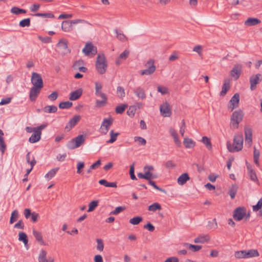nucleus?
I'll list each match as a JSON object with an SVG mask.
<instances>
[{"instance_id":"nucleus-35","label":"nucleus","mask_w":262,"mask_h":262,"mask_svg":"<svg viewBox=\"0 0 262 262\" xmlns=\"http://www.w3.org/2000/svg\"><path fill=\"white\" fill-rule=\"evenodd\" d=\"M33 234L38 242H40L41 244L44 245L41 233L40 232L33 230Z\"/></svg>"},{"instance_id":"nucleus-37","label":"nucleus","mask_w":262,"mask_h":262,"mask_svg":"<svg viewBox=\"0 0 262 262\" xmlns=\"http://www.w3.org/2000/svg\"><path fill=\"white\" fill-rule=\"evenodd\" d=\"M58 169L59 168L52 169L45 175V178L48 180H51L53 177L55 176Z\"/></svg>"},{"instance_id":"nucleus-55","label":"nucleus","mask_w":262,"mask_h":262,"mask_svg":"<svg viewBox=\"0 0 262 262\" xmlns=\"http://www.w3.org/2000/svg\"><path fill=\"white\" fill-rule=\"evenodd\" d=\"M127 107L126 104H123L117 106L116 107V112L117 114H121L125 111V108Z\"/></svg>"},{"instance_id":"nucleus-30","label":"nucleus","mask_w":262,"mask_h":262,"mask_svg":"<svg viewBox=\"0 0 262 262\" xmlns=\"http://www.w3.org/2000/svg\"><path fill=\"white\" fill-rule=\"evenodd\" d=\"M230 83L227 80H226L222 86V91L220 92V96H225L228 91L230 89Z\"/></svg>"},{"instance_id":"nucleus-48","label":"nucleus","mask_w":262,"mask_h":262,"mask_svg":"<svg viewBox=\"0 0 262 262\" xmlns=\"http://www.w3.org/2000/svg\"><path fill=\"white\" fill-rule=\"evenodd\" d=\"M102 99V100H96V106L98 107H101L104 106L107 102V97L106 95H104V97H101Z\"/></svg>"},{"instance_id":"nucleus-8","label":"nucleus","mask_w":262,"mask_h":262,"mask_svg":"<svg viewBox=\"0 0 262 262\" xmlns=\"http://www.w3.org/2000/svg\"><path fill=\"white\" fill-rule=\"evenodd\" d=\"M68 40L65 38H61L59 40L57 44V47L60 50L62 54H66L70 52V50L68 48Z\"/></svg>"},{"instance_id":"nucleus-62","label":"nucleus","mask_w":262,"mask_h":262,"mask_svg":"<svg viewBox=\"0 0 262 262\" xmlns=\"http://www.w3.org/2000/svg\"><path fill=\"white\" fill-rule=\"evenodd\" d=\"M134 170H135V169H134V164H133L130 166L129 174H130V178H131L132 180H136L137 179L135 175Z\"/></svg>"},{"instance_id":"nucleus-25","label":"nucleus","mask_w":262,"mask_h":262,"mask_svg":"<svg viewBox=\"0 0 262 262\" xmlns=\"http://www.w3.org/2000/svg\"><path fill=\"white\" fill-rule=\"evenodd\" d=\"M259 255V252L257 250L251 249L248 251L245 250L246 258L258 257Z\"/></svg>"},{"instance_id":"nucleus-27","label":"nucleus","mask_w":262,"mask_h":262,"mask_svg":"<svg viewBox=\"0 0 262 262\" xmlns=\"http://www.w3.org/2000/svg\"><path fill=\"white\" fill-rule=\"evenodd\" d=\"M4 133L0 129V151L3 154L6 149V145L4 141Z\"/></svg>"},{"instance_id":"nucleus-45","label":"nucleus","mask_w":262,"mask_h":262,"mask_svg":"<svg viewBox=\"0 0 262 262\" xmlns=\"http://www.w3.org/2000/svg\"><path fill=\"white\" fill-rule=\"evenodd\" d=\"M143 219L141 216H136L129 220V223L134 225H138L142 221Z\"/></svg>"},{"instance_id":"nucleus-50","label":"nucleus","mask_w":262,"mask_h":262,"mask_svg":"<svg viewBox=\"0 0 262 262\" xmlns=\"http://www.w3.org/2000/svg\"><path fill=\"white\" fill-rule=\"evenodd\" d=\"M96 242L97 243V250L100 252L102 251L104 249V244L102 239L100 238H97L96 239Z\"/></svg>"},{"instance_id":"nucleus-26","label":"nucleus","mask_w":262,"mask_h":262,"mask_svg":"<svg viewBox=\"0 0 262 262\" xmlns=\"http://www.w3.org/2000/svg\"><path fill=\"white\" fill-rule=\"evenodd\" d=\"M169 133L171 136L173 137L175 143L179 146L181 145V141L179 140L178 135L176 130L173 128H170L169 129Z\"/></svg>"},{"instance_id":"nucleus-52","label":"nucleus","mask_w":262,"mask_h":262,"mask_svg":"<svg viewBox=\"0 0 262 262\" xmlns=\"http://www.w3.org/2000/svg\"><path fill=\"white\" fill-rule=\"evenodd\" d=\"M234 256L236 258H246L245 257V250L236 251L234 253Z\"/></svg>"},{"instance_id":"nucleus-21","label":"nucleus","mask_w":262,"mask_h":262,"mask_svg":"<svg viewBox=\"0 0 262 262\" xmlns=\"http://www.w3.org/2000/svg\"><path fill=\"white\" fill-rule=\"evenodd\" d=\"M61 29L64 32H69L72 31L73 30V27L71 20H65L62 21L61 24Z\"/></svg>"},{"instance_id":"nucleus-51","label":"nucleus","mask_w":262,"mask_h":262,"mask_svg":"<svg viewBox=\"0 0 262 262\" xmlns=\"http://www.w3.org/2000/svg\"><path fill=\"white\" fill-rule=\"evenodd\" d=\"M30 152L29 151L28 152L27 156H26V160H27V162L29 164H30L31 166H32V168H33L34 166L36 163V161L35 160V158L34 157H33V159L31 160H30Z\"/></svg>"},{"instance_id":"nucleus-42","label":"nucleus","mask_w":262,"mask_h":262,"mask_svg":"<svg viewBox=\"0 0 262 262\" xmlns=\"http://www.w3.org/2000/svg\"><path fill=\"white\" fill-rule=\"evenodd\" d=\"M110 134L111 136V139L107 141L106 142L107 143H113L116 141L117 136L119 135V133H115L114 130H112L110 132Z\"/></svg>"},{"instance_id":"nucleus-60","label":"nucleus","mask_w":262,"mask_h":262,"mask_svg":"<svg viewBox=\"0 0 262 262\" xmlns=\"http://www.w3.org/2000/svg\"><path fill=\"white\" fill-rule=\"evenodd\" d=\"M148 183L149 185H151L152 186L154 187V188H155L156 189L160 191H161V192H163L164 193H166V191L164 190V189H163L161 188H160L159 187H158L155 183V182L153 181H151V180H149L148 181Z\"/></svg>"},{"instance_id":"nucleus-11","label":"nucleus","mask_w":262,"mask_h":262,"mask_svg":"<svg viewBox=\"0 0 262 262\" xmlns=\"http://www.w3.org/2000/svg\"><path fill=\"white\" fill-rule=\"evenodd\" d=\"M245 143L250 147L252 143V130L250 127L246 126L244 128Z\"/></svg>"},{"instance_id":"nucleus-53","label":"nucleus","mask_w":262,"mask_h":262,"mask_svg":"<svg viewBox=\"0 0 262 262\" xmlns=\"http://www.w3.org/2000/svg\"><path fill=\"white\" fill-rule=\"evenodd\" d=\"M200 241H201V243H204L208 242L210 238L208 234H202L199 236Z\"/></svg>"},{"instance_id":"nucleus-4","label":"nucleus","mask_w":262,"mask_h":262,"mask_svg":"<svg viewBox=\"0 0 262 262\" xmlns=\"http://www.w3.org/2000/svg\"><path fill=\"white\" fill-rule=\"evenodd\" d=\"M146 69L140 71L141 75H150L152 74L156 70V67L155 65V60L150 59L145 64Z\"/></svg>"},{"instance_id":"nucleus-16","label":"nucleus","mask_w":262,"mask_h":262,"mask_svg":"<svg viewBox=\"0 0 262 262\" xmlns=\"http://www.w3.org/2000/svg\"><path fill=\"white\" fill-rule=\"evenodd\" d=\"M47 252L46 251L42 249L40 251L38 256V262H54V259L53 258L50 257L48 258V259H46Z\"/></svg>"},{"instance_id":"nucleus-17","label":"nucleus","mask_w":262,"mask_h":262,"mask_svg":"<svg viewBox=\"0 0 262 262\" xmlns=\"http://www.w3.org/2000/svg\"><path fill=\"white\" fill-rule=\"evenodd\" d=\"M42 88H38L36 87H32L30 91L29 98L31 101L36 100L38 95L40 92Z\"/></svg>"},{"instance_id":"nucleus-2","label":"nucleus","mask_w":262,"mask_h":262,"mask_svg":"<svg viewBox=\"0 0 262 262\" xmlns=\"http://www.w3.org/2000/svg\"><path fill=\"white\" fill-rule=\"evenodd\" d=\"M97 72L103 75L105 73L107 68V62L104 54H98L95 63Z\"/></svg>"},{"instance_id":"nucleus-10","label":"nucleus","mask_w":262,"mask_h":262,"mask_svg":"<svg viewBox=\"0 0 262 262\" xmlns=\"http://www.w3.org/2000/svg\"><path fill=\"white\" fill-rule=\"evenodd\" d=\"M261 75L257 74L252 75L250 77V90L254 91L256 89V85L261 80Z\"/></svg>"},{"instance_id":"nucleus-6","label":"nucleus","mask_w":262,"mask_h":262,"mask_svg":"<svg viewBox=\"0 0 262 262\" xmlns=\"http://www.w3.org/2000/svg\"><path fill=\"white\" fill-rule=\"evenodd\" d=\"M31 83L33 87L42 88L43 86V80L40 74L33 72L31 77Z\"/></svg>"},{"instance_id":"nucleus-59","label":"nucleus","mask_w":262,"mask_h":262,"mask_svg":"<svg viewBox=\"0 0 262 262\" xmlns=\"http://www.w3.org/2000/svg\"><path fill=\"white\" fill-rule=\"evenodd\" d=\"M157 91L158 92L161 93L162 95H165L168 93V89L166 87L160 85L157 87Z\"/></svg>"},{"instance_id":"nucleus-44","label":"nucleus","mask_w":262,"mask_h":262,"mask_svg":"<svg viewBox=\"0 0 262 262\" xmlns=\"http://www.w3.org/2000/svg\"><path fill=\"white\" fill-rule=\"evenodd\" d=\"M117 94L118 97L122 99L125 97V93L123 87L119 86L117 88Z\"/></svg>"},{"instance_id":"nucleus-1","label":"nucleus","mask_w":262,"mask_h":262,"mask_svg":"<svg viewBox=\"0 0 262 262\" xmlns=\"http://www.w3.org/2000/svg\"><path fill=\"white\" fill-rule=\"evenodd\" d=\"M227 148L229 151L232 152H237L241 150L243 147V136L242 133L236 134L233 139V144L228 142L227 143Z\"/></svg>"},{"instance_id":"nucleus-13","label":"nucleus","mask_w":262,"mask_h":262,"mask_svg":"<svg viewBox=\"0 0 262 262\" xmlns=\"http://www.w3.org/2000/svg\"><path fill=\"white\" fill-rule=\"evenodd\" d=\"M160 110L162 115L164 117H170L171 115L170 105L167 102L164 103L160 106Z\"/></svg>"},{"instance_id":"nucleus-5","label":"nucleus","mask_w":262,"mask_h":262,"mask_svg":"<svg viewBox=\"0 0 262 262\" xmlns=\"http://www.w3.org/2000/svg\"><path fill=\"white\" fill-rule=\"evenodd\" d=\"M85 139L83 135H78L75 138L69 142L68 144L69 148L74 149L79 147L84 142Z\"/></svg>"},{"instance_id":"nucleus-56","label":"nucleus","mask_w":262,"mask_h":262,"mask_svg":"<svg viewBox=\"0 0 262 262\" xmlns=\"http://www.w3.org/2000/svg\"><path fill=\"white\" fill-rule=\"evenodd\" d=\"M125 209V207L119 206L116 208V209L111 212V214L113 215H117Z\"/></svg>"},{"instance_id":"nucleus-24","label":"nucleus","mask_w":262,"mask_h":262,"mask_svg":"<svg viewBox=\"0 0 262 262\" xmlns=\"http://www.w3.org/2000/svg\"><path fill=\"white\" fill-rule=\"evenodd\" d=\"M134 92L138 98H141V99H144L146 97L144 89L140 87L136 88L134 90Z\"/></svg>"},{"instance_id":"nucleus-3","label":"nucleus","mask_w":262,"mask_h":262,"mask_svg":"<svg viewBox=\"0 0 262 262\" xmlns=\"http://www.w3.org/2000/svg\"><path fill=\"white\" fill-rule=\"evenodd\" d=\"M244 114L242 111H236L233 113L230 119V126L233 129L238 127L239 123L242 121Z\"/></svg>"},{"instance_id":"nucleus-14","label":"nucleus","mask_w":262,"mask_h":262,"mask_svg":"<svg viewBox=\"0 0 262 262\" xmlns=\"http://www.w3.org/2000/svg\"><path fill=\"white\" fill-rule=\"evenodd\" d=\"M82 52L85 55H89L90 54L95 55L97 53V49L92 43H87L82 50Z\"/></svg>"},{"instance_id":"nucleus-9","label":"nucleus","mask_w":262,"mask_h":262,"mask_svg":"<svg viewBox=\"0 0 262 262\" xmlns=\"http://www.w3.org/2000/svg\"><path fill=\"white\" fill-rule=\"evenodd\" d=\"M113 123V120L111 118L106 119L105 118L101 125L100 132L103 135H106L108 132L110 126Z\"/></svg>"},{"instance_id":"nucleus-47","label":"nucleus","mask_w":262,"mask_h":262,"mask_svg":"<svg viewBox=\"0 0 262 262\" xmlns=\"http://www.w3.org/2000/svg\"><path fill=\"white\" fill-rule=\"evenodd\" d=\"M31 24L30 18H26L20 21L19 25L21 27H29Z\"/></svg>"},{"instance_id":"nucleus-61","label":"nucleus","mask_w":262,"mask_h":262,"mask_svg":"<svg viewBox=\"0 0 262 262\" xmlns=\"http://www.w3.org/2000/svg\"><path fill=\"white\" fill-rule=\"evenodd\" d=\"M84 167V163L83 162H79L77 165V173L81 174L82 172V169Z\"/></svg>"},{"instance_id":"nucleus-63","label":"nucleus","mask_w":262,"mask_h":262,"mask_svg":"<svg viewBox=\"0 0 262 262\" xmlns=\"http://www.w3.org/2000/svg\"><path fill=\"white\" fill-rule=\"evenodd\" d=\"M14 228H16V229H24V224L23 220H19L18 221V222L14 225Z\"/></svg>"},{"instance_id":"nucleus-7","label":"nucleus","mask_w":262,"mask_h":262,"mask_svg":"<svg viewBox=\"0 0 262 262\" xmlns=\"http://www.w3.org/2000/svg\"><path fill=\"white\" fill-rule=\"evenodd\" d=\"M246 215V209L244 207L236 208L233 213V217L236 221H240Z\"/></svg>"},{"instance_id":"nucleus-33","label":"nucleus","mask_w":262,"mask_h":262,"mask_svg":"<svg viewBox=\"0 0 262 262\" xmlns=\"http://www.w3.org/2000/svg\"><path fill=\"white\" fill-rule=\"evenodd\" d=\"M183 144L186 148H192L195 146V142L191 139L185 138Z\"/></svg>"},{"instance_id":"nucleus-41","label":"nucleus","mask_w":262,"mask_h":262,"mask_svg":"<svg viewBox=\"0 0 262 262\" xmlns=\"http://www.w3.org/2000/svg\"><path fill=\"white\" fill-rule=\"evenodd\" d=\"M72 102L70 101L61 102L59 104V107L61 109H68L72 106Z\"/></svg>"},{"instance_id":"nucleus-40","label":"nucleus","mask_w":262,"mask_h":262,"mask_svg":"<svg viewBox=\"0 0 262 262\" xmlns=\"http://www.w3.org/2000/svg\"><path fill=\"white\" fill-rule=\"evenodd\" d=\"M161 205L158 203H155L148 207V210L150 211L155 212L157 210H161Z\"/></svg>"},{"instance_id":"nucleus-22","label":"nucleus","mask_w":262,"mask_h":262,"mask_svg":"<svg viewBox=\"0 0 262 262\" xmlns=\"http://www.w3.org/2000/svg\"><path fill=\"white\" fill-rule=\"evenodd\" d=\"M41 133H39L37 130H35L33 134L29 138V141L31 143H34L40 140L41 138Z\"/></svg>"},{"instance_id":"nucleus-39","label":"nucleus","mask_w":262,"mask_h":262,"mask_svg":"<svg viewBox=\"0 0 262 262\" xmlns=\"http://www.w3.org/2000/svg\"><path fill=\"white\" fill-rule=\"evenodd\" d=\"M201 141L205 145L206 147L208 149H211L212 148V145L210 140L207 137H203Z\"/></svg>"},{"instance_id":"nucleus-46","label":"nucleus","mask_w":262,"mask_h":262,"mask_svg":"<svg viewBox=\"0 0 262 262\" xmlns=\"http://www.w3.org/2000/svg\"><path fill=\"white\" fill-rule=\"evenodd\" d=\"M134 141L137 142L139 145H145L146 143V141L145 139L139 136L134 137Z\"/></svg>"},{"instance_id":"nucleus-18","label":"nucleus","mask_w":262,"mask_h":262,"mask_svg":"<svg viewBox=\"0 0 262 262\" xmlns=\"http://www.w3.org/2000/svg\"><path fill=\"white\" fill-rule=\"evenodd\" d=\"M239 101V95L238 93H236L230 100V103L231 104L230 107L231 108V111H233L238 106Z\"/></svg>"},{"instance_id":"nucleus-54","label":"nucleus","mask_w":262,"mask_h":262,"mask_svg":"<svg viewBox=\"0 0 262 262\" xmlns=\"http://www.w3.org/2000/svg\"><path fill=\"white\" fill-rule=\"evenodd\" d=\"M262 207V198L259 199L257 203L252 207L253 211L254 212L258 211Z\"/></svg>"},{"instance_id":"nucleus-29","label":"nucleus","mask_w":262,"mask_h":262,"mask_svg":"<svg viewBox=\"0 0 262 262\" xmlns=\"http://www.w3.org/2000/svg\"><path fill=\"white\" fill-rule=\"evenodd\" d=\"M10 12L11 13L18 15L20 14H25L27 12V11L25 9H20L17 7H13L10 10Z\"/></svg>"},{"instance_id":"nucleus-32","label":"nucleus","mask_w":262,"mask_h":262,"mask_svg":"<svg viewBox=\"0 0 262 262\" xmlns=\"http://www.w3.org/2000/svg\"><path fill=\"white\" fill-rule=\"evenodd\" d=\"M185 247L192 252H196L201 250L202 248L200 245H194L188 243L185 244Z\"/></svg>"},{"instance_id":"nucleus-64","label":"nucleus","mask_w":262,"mask_h":262,"mask_svg":"<svg viewBox=\"0 0 262 262\" xmlns=\"http://www.w3.org/2000/svg\"><path fill=\"white\" fill-rule=\"evenodd\" d=\"M136 109L135 106L129 107L128 110L127 111V114L130 117H134L136 113Z\"/></svg>"},{"instance_id":"nucleus-49","label":"nucleus","mask_w":262,"mask_h":262,"mask_svg":"<svg viewBox=\"0 0 262 262\" xmlns=\"http://www.w3.org/2000/svg\"><path fill=\"white\" fill-rule=\"evenodd\" d=\"M115 32L117 35L116 37L119 40L122 42L127 40V37L124 34L122 33H119L117 29H115Z\"/></svg>"},{"instance_id":"nucleus-15","label":"nucleus","mask_w":262,"mask_h":262,"mask_svg":"<svg viewBox=\"0 0 262 262\" xmlns=\"http://www.w3.org/2000/svg\"><path fill=\"white\" fill-rule=\"evenodd\" d=\"M80 118L81 117L79 115L74 116L73 118L69 120V122L65 127V129L67 131H70L79 121Z\"/></svg>"},{"instance_id":"nucleus-12","label":"nucleus","mask_w":262,"mask_h":262,"mask_svg":"<svg viewBox=\"0 0 262 262\" xmlns=\"http://www.w3.org/2000/svg\"><path fill=\"white\" fill-rule=\"evenodd\" d=\"M242 71V67L240 64H236L230 72L231 77L237 80L240 76Z\"/></svg>"},{"instance_id":"nucleus-57","label":"nucleus","mask_w":262,"mask_h":262,"mask_svg":"<svg viewBox=\"0 0 262 262\" xmlns=\"http://www.w3.org/2000/svg\"><path fill=\"white\" fill-rule=\"evenodd\" d=\"M36 16H41L43 17H48V18H53L54 17V15L51 13H37L34 14Z\"/></svg>"},{"instance_id":"nucleus-58","label":"nucleus","mask_w":262,"mask_h":262,"mask_svg":"<svg viewBox=\"0 0 262 262\" xmlns=\"http://www.w3.org/2000/svg\"><path fill=\"white\" fill-rule=\"evenodd\" d=\"M249 176L250 177V179L252 181H253L254 182H257V183L258 182V180L257 179V176H256L255 172L253 170H251L249 172Z\"/></svg>"},{"instance_id":"nucleus-20","label":"nucleus","mask_w":262,"mask_h":262,"mask_svg":"<svg viewBox=\"0 0 262 262\" xmlns=\"http://www.w3.org/2000/svg\"><path fill=\"white\" fill-rule=\"evenodd\" d=\"M82 94V90L81 89H78L71 92L70 94V100L74 101L80 97Z\"/></svg>"},{"instance_id":"nucleus-43","label":"nucleus","mask_w":262,"mask_h":262,"mask_svg":"<svg viewBox=\"0 0 262 262\" xmlns=\"http://www.w3.org/2000/svg\"><path fill=\"white\" fill-rule=\"evenodd\" d=\"M99 201L98 200H95L91 202L89 204L88 212H91L95 210V209L98 206Z\"/></svg>"},{"instance_id":"nucleus-31","label":"nucleus","mask_w":262,"mask_h":262,"mask_svg":"<svg viewBox=\"0 0 262 262\" xmlns=\"http://www.w3.org/2000/svg\"><path fill=\"white\" fill-rule=\"evenodd\" d=\"M238 186L237 185H232L229 190V194L232 199H234L237 192Z\"/></svg>"},{"instance_id":"nucleus-23","label":"nucleus","mask_w":262,"mask_h":262,"mask_svg":"<svg viewBox=\"0 0 262 262\" xmlns=\"http://www.w3.org/2000/svg\"><path fill=\"white\" fill-rule=\"evenodd\" d=\"M190 180V177L187 173L182 174L178 178L177 182L180 185H183L186 182Z\"/></svg>"},{"instance_id":"nucleus-36","label":"nucleus","mask_w":262,"mask_h":262,"mask_svg":"<svg viewBox=\"0 0 262 262\" xmlns=\"http://www.w3.org/2000/svg\"><path fill=\"white\" fill-rule=\"evenodd\" d=\"M19 217V213L17 210H14L12 211L11 213L10 219V224H12L14 223L15 221H17V220L18 219Z\"/></svg>"},{"instance_id":"nucleus-28","label":"nucleus","mask_w":262,"mask_h":262,"mask_svg":"<svg viewBox=\"0 0 262 262\" xmlns=\"http://www.w3.org/2000/svg\"><path fill=\"white\" fill-rule=\"evenodd\" d=\"M95 94L96 95L99 97H104V95H106L104 93H102L101 91L102 86L101 83L98 82H96L95 83Z\"/></svg>"},{"instance_id":"nucleus-34","label":"nucleus","mask_w":262,"mask_h":262,"mask_svg":"<svg viewBox=\"0 0 262 262\" xmlns=\"http://www.w3.org/2000/svg\"><path fill=\"white\" fill-rule=\"evenodd\" d=\"M18 240L24 243L25 246H27L28 243V239L27 234L23 232H20L18 233Z\"/></svg>"},{"instance_id":"nucleus-19","label":"nucleus","mask_w":262,"mask_h":262,"mask_svg":"<svg viewBox=\"0 0 262 262\" xmlns=\"http://www.w3.org/2000/svg\"><path fill=\"white\" fill-rule=\"evenodd\" d=\"M261 22L260 20L254 17H249L245 22L244 25L246 26L250 27L255 26L257 24H260Z\"/></svg>"},{"instance_id":"nucleus-38","label":"nucleus","mask_w":262,"mask_h":262,"mask_svg":"<svg viewBox=\"0 0 262 262\" xmlns=\"http://www.w3.org/2000/svg\"><path fill=\"white\" fill-rule=\"evenodd\" d=\"M43 111L45 113H54L57 111V107L54 105H48L43 108Z\"/></svg>"}]
</instances>
